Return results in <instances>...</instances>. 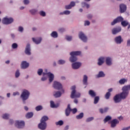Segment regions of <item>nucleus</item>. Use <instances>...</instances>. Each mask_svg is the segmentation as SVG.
<instances>
[{
    "mask_svg": "<svg viewBox=\"0 0 130 130\" xmlns=\"http://www.w3.org/2000/svg\"><path fill=\"white\" fill-rule=\"evenodd\" d=\"M81 54H82L81 51H73L70 53L69 61L73 62L72 68L73 70H79L80 67H82L81 62H77L78 61V57L77 56H79Z\"/></svg>",
    "mask_w": 130,
    "mask_h": 130,
    "instance_id": "1",
    "label": "nucleus"
},
{
    "mask_svg": "<svg viewBox=\"0 0 130 130\" xmlns=\"http://www.w3.org/2000/svg\"><path fill=\"white\" fill-rule=\"evenodd\" d=\"M30 94V91L26 89L22 90L20 95V98H21L23 104H26V101L29 99Z\"/></svg>",
    "mask_w": 130,
    "mask_h": 130,
    "instance_id": "2",
    "label": "nucleus"
},
{
    "mask_svg": "<svg viewBox=\"0 0 130 130\" xmlns=\"http://www.w3.org/2000/svg\"><path fill=\"white\" fill-rule=\"evenodd\" d=\"M76 85H73L71 87L72 92L70 97L72 99H74V98H80V97H81V93L79 92H77V90H76Z\"/></svg>",
    "mask_w": 130,
    "mask_h": 130,
    "instance_id": "3",
    "label": "nucleus"
},
{
    "mask_svg": "<svg viewBox=\"0 0 130 130\" xmlns=\"http://www.w3.org/2000/svg\"><path fill=\"white\" fill-rule=\"evenodd\" d=\"M53 87L56 90H61L62 93H64V89L62 88V84L58 81H55L53 82Z\"/></svg>",
    "mask_w": 130,
    "mask_h": 130,
    "instance_id": "4",
    "label": "nucleus"
},
{
    "mask_svg": "<svg viewBox=\"0 0 130 130\" xmlns=\"http://www.w3.org/2000/svg\"><path fill=\"white\" fill-rule=\"evenodd\" d=\"M122 92L120 93H119V96L121 98V99H126L127 96H128V94H129V91L125 90V87H124V86H123L122 88Z\"/></svg>",
    "mask_w": 130,
    "mask_h": 130,
    "instance_id": "5",
    "label": "nucleus"
},
{
    "mask_svg": "<svg viewBox=\"0 0 130 130\" xmlns=\"http://www.w3.org/2000/svg\"><path fill=\"white\" fill-rule=\"evenodd\" d=\"M79 38L84 43H87L88 42V37L83 31H80L78 35Z\"/></svg>",
    "mask_w": 130,
    "mask_h": 130,
    "instance_id": "6",
    "label": "nucleus"
},
{
    "mask_svg": "<svg viewBox=\"0 0 130 130\" xmlns=\"http://www.w3.org/2000/svg\"><path fill=\"white\" fill-rule=\"evenodd\" d=\"M14 22V19L12 17H4L2 20V23L4 25H10Z\"/></svg>",
    "mask_w": 130,
    "mask_h": 130,
    "instance_id": "7",
    "label": "nucleus"
},
{
    "mask_svg": "<svg viewBox=\"0 0 130 130\" xmlns=\"http://www.w3.org/2000/svg\"><path fill=\"white\" fill-rule=\"evenodd\" d=\"M105 63L108 67H111L113 64V58L110 56L105 57Z\"/></svg>",
    "mask_w": 130,
    "mask_h": 130,
    "instance_id": "8",
    "label": "nucleus"
},
{
    "mask_svg": "<svg viewBox=\"0 0 130 130\" xmlns=\"http://www.w3.org/2000/svg\"><path fill=\"white\" fill-rule=\"evenodd\" d=\"M124 19L122 16H118L116 18L113 20V21L111 23V26H114L117 23H121L123 21Z\"/></svg>",
    "mask_w": 130,
    "mask_h": 130,
    "instance_id": "9",
    "label": "nucleus"
},
{
    "mask_svg": "<svg viewBox=\"0 0 130 130\" xmlns=\"http://www.w3.org/2000/svg\"><path fill=\"white\" fill-rule=\"evenodd\" d=\"M24 53L26 55H28V56H30L31 54H32V53L31 52V46H30V44H27L25 47Z\"/></svg>",
    "mask_w": 130,
    "mask_h": 130,
    "instance_id": "10",
    "label": "nucleus"
},
{
    "mask_svg": "<svg viewBox=\"0 0 130 130\" xmlns=\"http://www.w3.org/2000/svg\"><path fill=\"white\" fill-rule=\"evenodd\" d=\"M114 41L116 44L120 45L122 42H123V39L121 36H118L114 38Z\"/></svg>",
    "mask_w": 130,
    "mask_h": 130,
    "instance_id": "11",
    "label": "nucleus"
},
{
    "mask_svg": "<svg viewBox=\"0 0 130 130\" xmlns=\"http://www.w3.org/2000/svg\"><path fill=\"white\" fill-rule=\"evenodd\" d=\"M29 66L30 63L28 62L27 61L24 60L21 61L20 67L22 70H26V69H28V68H29Z\"/></svg>",
    "mask_w": 130,
    "mask_h": 130,
    "instance_id": "12",
    "label": "nucleus"
},
{
    "mask_svg": "<svg viewBox=\"0 0 130 130\" xmlns=\"http://www.w3.org/2000/svg\"><path fill=\"white\" fill-rule=\"evenodd\" d=\"M38 128L41 130H45L47 128V123L41 122L38 124Z\"/></svg>",
    "mask_w": 130,
    "mask_h": 130,
    "instance_id": "13",
    "label": "nucleus"
},
{
    "mask_svg": "<svg viewBox=\"0 0 130 130\" xmlns=\"http://www.w3.org/2000/svg\"><path fill=\"white\" fill-rule=\"evenodd\" d=\"M32 41H33L34 43L37 44V45H38L41 44V42H42V38L41 37L32 38Z\"/></svg>",
    "mask_w": 130,
    "mask_h": 130,
    "instance_id": "14",
    "label": "nucleus"
},
{
    "mask_svg": "<svg viewBox=\"0 0 130 130\" xmlns=\"http://www.w3.org/2000/svg\"><path fill=\"white\" fill-rule=\"evenodd\" d=\"M16 125L18 128H23L25 126V122L24 121H16Z\"/></svg>",
    "mask_w": 130,
    "mask_h": 130,
    "instance_id": "15",
    "label": "nucleus"
},
{
    "mask_svg": "<svg viewBox=\"0 0 130 130\" xmlns=\"http://www.w3.org/2000/svg\"><path fill=\"white\" fill-rule=\"evenodd\" d=\"M121 31V27L118 26L117 27H114L112 29V33L113 35H116L117 33Z\"/></svg>",
    "mask_w": 130,
    "mask_h": 130,
    "instance_id": "16",
    "label": "nucleus"
},
{
    "mask_svg": "<svg viewBox=\"0 0 130 130\" xmlns=\"http://www.w3.org/2000/svg\"><path fill=\"white\" fill-rule=\"evenodd\" d=\"M126 11V5L125 4H121L119 5V12L121 14L125 13Z\"/></svg>",
    "mask_w": 130,
    "mask_h": 130,
    "instance_id": "17",
    "label": "nucleus"
},
{
    "mask_svg": "<svg viewBox=\"0 0 130 130\" xmlns=\"http://www.w3.org/2000/svg\"><path fill=\"white\" fill-rule=\"evenodd\" d=\"M47 76L48 77L49 83L51 84L54 80V74L51 73V72H48V73H47Z\"/></svg>",
    "mask_w": 130,
    "mask_h": 130,
    "instance_id": "18",
    "label": "nucleus"
},
{
    "mask_svg": "<svg viewBox=\"0 0 130 130\" xmlns=\"http://www.w3.org/2000/svg\"><path fill=\"white\" fill-rule=\"evenodd\" d=\"M119 123V121L116 119H113L111 121V127L112 128H114L115 127H116V125Z\"/></svg>",
    "mask_w": 130,
    "mask_h": 130,
    "instance_id": "19",
    "label": "nucleus"
},
{
    "mask_svg": "<svg viewBox=\"0 0 130 130\" xmlns=\"http://www.w3.org/2000/svg\"><path fill=\"white\" fill-rule=\"evenodd\" d=\"M121 100H122L120 98L119 94H116L113 98L114 103H120V102H121Z\"/></svg>",
    "mask_w": 130,
    "mask_h": 130,
    "instance_id": "20",
    "label": "nucleus"
},
{
    "mask_svg": "<svg viewBox=\"0 0 130 130\" xmlns=\"http://www.w3.org/2000/svg\"><path fill=\"white\" fill-rule=\"evenodd\" d=\"M104 60H105V57L101 56L98 59V66L101 67L103 63H104Z\"/></svg>",
    "mask_w": 130,
    "mask_h": 130,
    "instance_id": "21",
    "label": "nucleus"
},
{
    "mask_svg": "<svg viewBox=\"0 0 130 130\" xmlns=\"http://www.w3.org/2000/svg\"><path fill=\"white\" fill-rule=\"evenodd\" d=\"M64 93H62L60 91H53V96L54 97V98H59L60 97H61L62 94H63Z\"/></svg>",
    "mask_w": 130,
    "mask_h": 130,
    "instance_id": "22",
    "label": "nucleus"
},
{
    "mask_svg": "<svg viewBox=\"0 0 130 130\" xmlns=\"http://www.w3.org/2000/svg\"><path fill=\"white\" fill-rule=\"evenodd\" d=\"M72 111V108H71V105L69 104L67 108L65 110V115L66 116H70L71 114V112Z\"/></svg>",
    "mask_w": 130,
    "mask_h": 130,
    "instance_id": "23",
    "label": "nucleus"
},
{
    "mask_svg": "<svg viewBox=\"0 0 130 130\" xmlns=\"http://www.w3.org/2000/svg\"><path fill=\"white\" fill-rule=\"evenodd\" d=\"M50 37L54 39H56V38H58V32L56 31H52L50 34Z\"/></svg>",
    "mask_w": 130,
    "mask_h": 130,
    "instance_id": "24",
    "label": "nucleus"
},
{
    "mask_svg": "<svg viewBox=\"0 0 130 130\" xmlns=\"http://www.w3.org/2000/svg\"><path fill=\"white\" fill-rule=\"evenodd\" d=\"M82 82L83 85H85V86L88 85V76H87V75H83Z\"/></svg>",
    "mask_w": 130,
    "mask_h": 130,
    "instance_id": "25",
    "label": "nucleus"
},
{
    "mask_svg": "<svg viewBox=\"0 0 130 130\" xmlns=\"http://www.w3.org/2000/svg\"><path fill=\"white\" fill-rule=\"evenodd\" d=\"M29 13L32 16H35L38 13V9L36 8H33L29 10Z\"/></svg>",
    "mask_w": 130,
    "mask_h": 130,
    "instance_id": "26",
    "label": "nucleus"
},
{
    "mask_svg": "<svg viewBox=\"0 0 130 130\" xmlns=\"http://www.w3.org/2000/svg\"><path fill=\"white\" fill-rule=\"evenodd\" d=\"M125 83H127V78H122L120 79L118 82V83H119V85H124Z\"/></svg>",
    "mask_w": 130,
    "mask_h": 130,
    "instance_id": "27",
    "label": "nucleus"
},
{
    "mask_svg": "<svg viewBox=\"0 0 130 130\" xmlns=\"http://www.w3.org/2000/svg\"><path fill=\"white\" fill-rule=\"evenodd\" d=\"M70 14H71V11L70 10H65L59 13V16H63L64 15L68 16Z\"/></svg>",
    "mask_w": 130,
    "mask_h": 130,
    "instance_id": "28",
    "label": "nucleus"
},
{
    "mask_svg": "<svg viewBox=\"0 0 130 130\" xmlns=\"http://www.w3.org/2000/svg\"><path fill=\"white\" fill-rule=\"evenodd\" d=\"M98 79L99 78H104L105 77V73L103 71H100L98 75H96Z\"/></svg>",
    "mask_w": 130,
    "mask_h": 130,
    "instance_id": "29",
    "label": "nucleus"
},
{
    "mask_svg": "<svg viewBox=\"0 0 130 130\" xmlns=\"http://www.w3.org/2000/svg\"><path fill=\"white\" fill-rule=\"evenodd\" d=\"M88 94L90 97L92 98H94V97H96V92L93 90H89L88 91Z\"/></svg>",
    "mask_w": 130,
    "mask_h": 130,
    "instance_id": "30",
    "label": "nucleus"
},
{
    "mask_svg": "<svg viewBox=\"0 0 130 130\" xmlns=\"http://www.w3.org/2000/svg\"><path fill=\"white\" fill-rule=\"evenodd\" d=\"M108 110H109V108L108 107H106L104 109H102V108L99 109V111L100 113H102V114L106 113V112H107Z\"/></svg>",
    "mask_w": 130,
    "mask_h": 130,
    "instance_id": "31",
    "label": "nucleus"
},
{
    "mask_svg": "<svg viewBox=\"0 0 130 130\" xmlns=\"http://www.w3.org/2000/svg\"><path fill=\"white\" fill-rule=\"evenodd\" d=\"M48 78L47 73H43V76L41 78V81L42 82H45V81H47Z\"/></svg>",
    "mask_w": 130,
    "mask_h": 130,
    "instance_id": "32",
    "label": "nucleus"
},
{
    "mask_svg": "<svg viewBox=\"0 0 130 130\" xmlns=\"http://www.w3.org/2000/svg\"><path fill=\"white\" fill-rule=\"evenodd\" d=\"M49 119V118H48V116H43L40 121H41L42 122H46V121H47V120H48Z\"/></svg>",
    "mask_w": 130,
    "mask_h": 130,
    "instance_id": "33",
    "label": "nucleus"
},
{
    "mask_svg": "<svg viewBox=\"0 0 130 130\" xmlns=\"http://www.w3.org/2000/svg\"><path fill=\"white\" fill-rule=\"evenodd\" d=\"M81 6L82 8H86L87 9H89V8H90V5L88 4L86 2H82Z\"/></svg>",
    "mask_w": 130,
    "mask_h": 130,
    "instance_id": "34",
    "label": "nucleus"
},
{
    "mask_svg": "<svg viewBox=\"0 0 130 130\" xmlns=\"http://www.w3.org/2000/svg\"><path fill=\"white\" fill-rule=\"evenodd\" d=\"M112 119V118L110 116H107L105 119H104V123H106V122L109 121L110 120H111Z\"/></svg>",
    "mask_w": 130,
    "mask_h": 130,
    "instance_id": "35",
    "label": "nucleus"
},
{
    "mask_svg": "<svg viewBox=\"0 0 130 130\" xmlns=\"http://www.w3.org/2000/svg\"><path fill=\"white\" fill-rule=\"evenodd\" d=\"M66 60H63L62 59H59L57 61L58 64H60L61 66L64 64L66 63Z\"/></svg>",
    "mask_w": 130,
    "mask_h": 130,
    "instance_id": "36",
    "label": "nucleus"
},
{
    "mask_svg": "<svg viewBox=\"0 0 130 130\" xmlns=\"http://www.w3.org/2000/svg\"><path fill=\"white\" fill-rule=\"evenodd\" d=\"M21 76V73H20V70L19 69L17 70L15 73V77L16 79H18Z\"/></svg>",
    "mask_w": 130,
    "mask_h": 130,
    "instance_id": "37",
    "label": "nucleus"
},
{
    "mask_svg": "<svg viewBox=\"0 0 130 130\" xmlns=\"http://www.w3.org/2000/svg\"><path fill=\"white\" fill-rule=\"evenodd\" d=\"M39 14L40 15V16H41V17H46V12H45V11H40L39 12Z\"/></svg>",
    "mask_w": 130,
    "mask_h": 130,
    "instance_id": "38",
    "label": "nucleus"
},
{
    "mask_svg": "<svg viewBox=\"0 0 130 130\" xmlns=\"http://www.w3.org/2000/svg\"><path fill=\"white\" fill-rule=\"evenodd\" d=\"M43 110V106H42V105L37 106L35 108V110H36V111H41V110Z\"/></svg>",
    "mask_w": 130,
    "mask_h": 130,
    "instance_id": "39",
    "label": "nucleus"
},
{
    "mask_svg": "<svg viewBox=\"0 0 130 130\" xmlns=\"http://www.w3.org/2000/svg\"><path fill=\"white\" fill-rule=\"evenodd\" d=\"M77 119H82L84 117V113H80L79 115L76 116Z\"/></svg>",
    "mask_w": 130,
    "mask_h": 130,
    "instance_id": "40",
    "label": "nucleus"
},
{
    "mask_svg": "<svg viewBox=\"0 0 130 130\" xmlns=\"http://www.w3.org/2000/svg\"><path fill=\"white\" fill-rule=\"evenodd\" d=\"M33 113L32 112H28L25 115V117L26 118H31L33 117Z\"/></svg>",
    "mask_w": 130,
    "mask_h": 130,
    "instance_id": "41",
    "label": "nucleus"
},
{
    "mask_svg": "<svg viewBox=\"0 0 130 130\" xmlns=\"http://www.w3.org/2000/svg\"><path fill=\"white\" fill-rule=\"evenodd\" d=\"M2 118H3V119H9V118H10V114L8 113L4 114L2 115Z\"/></svg>",
    "mask_w": 130,
    "mask_h": 130,
    "instance_id": "42",
    "label": "nucleus"
},
{
    "mask_svg": "<svg viewBox=\"0 0 130 130\" xmlns=\"http://www.w3.org/2000/svg\"><path fill=\"white\" fill-rule=\"evenodd\" d=\"M43 69H39L37 71V74L38 76H43Z\"/></svg>",
    "mask_w": 130,
    "mask_h": 130,
    "instance_id": "43",
    "label": "nucleus"
},
{
    "mask_svg": "<svg viewBox=\"0 0 130 130\" xmlns=\"http://www.w3.org/2000/svg\"><path fill=\"white\" fill-rule=\"evenodd\" d=\"M55 125L61 126V125H63V121L62 120H59L55 122Z\"/></svg>",
    "mask_w": 130,
    "mask_h": 130,
    "instance_id": "44",
    "label": "nucleus"
},
{
    "mask_svg": "<svg viewBox=\"0 0 130 130\" xmlns=\"http://www.w3.org/2000/svg\"><path fill=\"white\" fill-rule=\"evenodd\" d=\"M121 25L123 27H126V26H127V25H128V22H127V21L123 20V21L121 22Z\"/></svg>",
    "mask_w": 130,
    "mask_h": 130,
    "instance_id": "45",
    "label": "nucleus"
},
{
    "mask_svg": "<svg viewBox=\"0 0 130 130\" xmlns=\"http://www.w3.org/2000/svg\"><path fill=\"white\" fill-rule=\"evenodd\" d=\"M94 98V104H97L99 102V96H95Z\"/></svg>",
    "mask_w": 130,
    "mask_h": 130,
    "instance_id": "46",
    "label": "nucleus"
},
{
    "mask_svg": "<svg viewBox=\"0 0 130 130\" xmlns=\"http://www.w3.org/2000/svg\"><path fill=\"white\" fill-rule=\"evenodd\" d=\"M66 39L67 41H72L73 40V37L71 36H66Z\"/></svg>",
    "mask_w": 130,
    "mask_h": 130,
    "instance_id": "47",
    "label": "nucleus"
},
{
    "mask_svg": "<svg viewBox=\"0 0 130 130\" xmlns=\"http://www.w3.org/2000/svg\"><path fill=\"white\" fill-rule=\"evenodd\" d=\"M50 106L51 108H55L56 107V105L54 104V102L53 101H50Z\"/></svg>",
    "mask_w": 130,
    "mask_h": 130,
    "instance_id": "48",
    "label": "nucleus"
},
{
    "mask_svg": "<svg viewBox=\"0 0 130 130\" xmlns=\"http://www.w3.org/2000/svg\"><path fill=\"white\" fill-rule=\"evenodd\" d=\"M58 31L59 33H63V32H66V28H63V27L59 28L58 29Z\"/></svg>",
    "mask_w": 130,
    "mask_h": 130,
    "instance_id": "49",
    "label": "nucleus"
},
{
    "mask_svg": "<svg viewBox=\"0 0 130 130\" xmlns=\"http://www.w3.org/2000/svg\"><path fill=\"white\" fill-rule=\"evenodd\" d=\"M92 120H94V117H90L86 119V122H90V121H92Z\"/></svg>",
    "mask_w": 130,
    "mask_h": 130,
    "instance_id": "50",
    "label": "nucleus"
},
{
    "mask_svg": "<svg viewBox=\"0 0 130 130\" xmlns=\"http://www.w3.org/2000/svg\"><path fill=\"white\" fill-rule=\"evenodd\" d=\"M12 48H13V49H17V48H18V44L16 43L12 44Z\"/></svg>",
    "mask_w": 130,
    "mask_h": 130,
    "instance_id": "51",
    "label": "nucleus"
},
{
    "mask_svg": "<svg viewBox=\"0 0 130 130\" xmlns=\"http://www.w3.org/2000/svg\"><path fill=\"white\" fill-rule=\"evenodd\" d=\"M110 95H111V94L109 92H107L105 95V98L107 99V100H108L109 99V98H110Z\"/></svg>",
    "mask_w": 130,
    "mask_h": 130,
    "instance_id": "52",
    "label": "nucleus"
},
{
    "mask_svg": "<svg viewBox=\"0 0 130 130\" xmlns=\"http://www.w3.org/2000/svg\"><path fill=\"white\" fill-rule=\"evenodd\" d=\"M23 3L25 6H28L30 4V1L29 0H23Z\"/></svg>",
    "mask_w": 130,
    "mask_h": 130,
    "instance_id": "53",
    "label": "nucleus"
},
{
    "mask_svg": "<svg viewBox=\"0 0 130 130\" xmlns=\"http://www.w3.org/2000/svg\"><path fill=\"white\" fill-rule=\"evenodd\" d=\"M18 30L19 32H20V33H23V32L24 31V27H23L22 26H19Z\"/></svg>",
    "mask_w": 130,
    "mask_h": 130,
    "instance_id": "54",
    "label": "nucleus"
},
{
    "mask_svg": "<svg viewBox=\"0 0 130 130\" xmlns=\"http://www.w3.org/2000/svg\"><path fill=\"white\" fill-rule=\"evenodd\" d=\"M90 22L88 20H85L84 21V26H90Z\"/></svg>",
    "mask_w": 130,
    "mask_h": 130,
    "instance_id": "55",
    "label": "nucleus"
},
{
    "mask_svg": "<svg viewBox=\"0 0 130 130\" xmlns=\"http://www.w3.org/2000/svg\"><path fill=\"white\" fill-rule=\"evenodd\" d=\"M71 111L72 112V113H73V114H75V113H77L78 110L77 109V108L71 109Z\"/></svg>",
    "mask_w": 130,
    "mask_h": 130,
    "instance_id": "56",
    "label": "nucleus"
},
{
    "mask_svg": "<svg viewBox=\"0 0 130 130\" xmlns=\"http://www.w3.org/2000/svg\"><path fill=\"white\" fill-rule=\"evenodd\" d=\"M124 87H125V90H126L127 91H129V90H130V84L125 85V86H124Z\"/></svg>",
    "mask_w": 130,
    "mask_h": 130,
    "instance_id": "57",
    "label": "nucleus"
},
{
    "mask_svg": "<svg viewBox=\"0 0 130 130\" xmlns=\"http://www.w3.org/2000/svg\"><path fill=\"white\" fill-rule=\"evenodd\" d=\"M72 6H71L70 4H69V5H66L65 6V9L66 10H71V9H72Z\"/></svg>",
    "mask_w": 130,
    "mask_h": 130,
    "instance_id": "58",
    "label": "nucleus"
},
{
    "mask_svg": "<svg viewBox=\"0 0 130 130\" xmlns=\"http://www.w3.org/2000/svg\"><path fill=\"white\" fill-rule=\"evenodd\" d=\"M126 46L127 47H130V39H128L126 41Z\"/></svg>",
    "mask_w": 130,
    "mask_h": 130,
    "instance_id": "59",
    "label": "nucleus"
},
{
    "mask_svg": "<svg viewBox=\"0 0 130 130\" xmlns=\"http://www.w3.org/2000/svg\"><path fill=\"white\" fill-rule=\"evenodd\" d=\"M70 5L71 6V7L73 8L75 7V6H76V3L74 1H72L70 3Z\"/></svg>",
    "mask_w": 130,
    "mask_h": 130,
    "instance_id": "60",
    "label": "nucleus"
},
{
    "mask_svg": "<svg viewBox=\"0 0 130 130\" xmlns=\"http://www.w3.org/2000/svg\"><path fill=\"white\" fill-rule=\"evenodd\" d=\"M20 95V92L18 91L14 92L13 93V96H19Z\"/></svg>",
    "mask_w": 130,
    "mask_h": 130,
    "instance_id": "61",
    "label": "nucleus"
},
{
    "mask_svg": "<svg viewBox=\"0 0 130 130\" xmlns=\"http://www.w3.org/2000/svg\"><path fill=\"white\" fill-rule=\"evenodd\" d=\"M10 36L12 39H15V38H16V35H15V34H11Z\"/></svg>",
    "mask_w": 130,
    "mask_h": 130,
    "instance_id": "62",
    "label": "nucleus"
},
{
    "mask_svg": "<svg viewBox=\"0 0 130 130\" xmlns=\"http://www.w3.org/2000/svg\"><path fill=\"white\" fill-rule=\"evenodd\" d=\"M73 102L75 104H78V103H79V100H78V99H75Z\"/></svg>",
    "mask_w": 130,
    "mask_h": 130,
    "instance_id": "63",
    "label": "nucleus"
},
{
    "mask_svg": "<svg viewBox=\"0 0 130 130\" xmlns=\"http://www.w3.org/2000/svg\"><path fill=\"white\" fill-rule=\"evenodd\" d=\"M70 128V126L67 125H66L64 128V130H69V129Z\"/></svg>",
    "mask_w": 130,
    "mask_h": 130,
    "instance_id": "64",
    "label": "nucleus"
}]
</instances>
